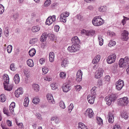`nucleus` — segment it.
I'll use <instances>...</instances> for the list:
<instances>
[{"label":"nucleus","mask_w":129,"mask_h":129,"mask_svg":"<svg viewBox=\"0 0 129 129\" xmlns=\"http://www.w3.org/2000/svg\"><path fill=\"white\" fill-rule=\"evenodd\" d=\"M38 41L37 38H35L31 39L30 40L29 43L30 44H33L36 43Z\"/></svg>","instance_id":"2f4dec72"},{"label":"nucleus","mask_w":129,"mask_h":129,"mask_svg":"<svg viewBox=\"0 0 129 129\" xmlns=\"http://www.w3.org/2000/svg\"><path fill=\"white\" fill-rule=\"evenodd\" d=\"M128 98L127 97H124L118 99V105L122 106L127 105L128 103Z\"/></svg>","instance_id":"7ed1b4c3"},{"label":"nucleus","mask_w":129,"mask_h":129,"mask_svg":"<svg viewBox=\"0 0 129 129\" xmlns=\"http://www.w3.org/2000/svg\"><path fill=\"white\" fill-rule=\"evenodd\" d=\"M40 101V99L37 97H35L33 98L32 101L33 103L36 104H38L39 102Z\"/></svg>","instance_id":"f704fd0d"},{"label":"nucleus","mask_w":129,"mask_h":129,"mask_svg":"<svg viewBox=\"0 0 129 129\" xmlns=\"http://www.w3.org/2000/svg\"><path fill=\"white\" fill-rule=\"evenodd\" d=\"M3 112L4 114L8 115L9 114V111L6 108H4L3 110Z\"/></svg>","instance_id":"13d9d810"},{"label":"nucleus","mask_w":129,"mask_h":129,"mask_svg":"<svg viewBox=\"0 0 129 129\" xmlns=\"http://www.w3.org/2000/svg\"><path fill=\"white\" fill-rule=\"evenodd\" d=\"M10 69L12 71H14L15 70L14 65L13 63L11 64L10 67Z\"/></svg>","instance_id":"680f3d73"},{"label":"nucleus","mask_w":129,"mask_h":129,"mask_svg":"<svg viewBox=\"0 0 129 129\" xmlns=\"http://www.w3.org/2000/svg\"><path fill=\"white\" fill-rule=\"evenodd\" d=\"M56 16L53 15L52 16H50L47 19L46 22V24L50 25L53 22L55 21L56 20Z\"/></svg>","instance_id":"423d86ee"},{"label":"nucleus","mask_w":129,"mask_h":129,"mask_svg":"<svg viewBox=\"0 0 129 129\" xmlns=\"http://www.w3.org/2000/svg\"><path fill=\"white\" fill-rule=\"evenodd\" d=\"M49 38L50 39L53 40L54 41L56 39V38L55 35L52 34H50L49 35Z\"/></svg>","instance_id":"8fccbe9b"},{"label":"nucleus","mask_w":129,"mask_h":129,"mask_svg":"<svg viewBox=\"0 0 129 129\" xmlns=\"http://www.w3.org/2000/svg\"><path fill=\"white\" fill-rule=\"evenodd\" d=\"M91 93L89 95H91V96L93 97V98L96 97V93L95 91H91Z\"/></svg>","instance_id":"bf43d9fd"},{"label":"nucleus","mask_w":129,"mask_h":129,"mask_svg":"<svg viewBox=\"0 0 129 129\" xmlns=\"http://www.w3.org/2000/svg\"><path fill=\"white\" fill-rule=\"evenodd\" d=\"M23 93V91L22 88L21 87L18 88L15 92V96L18 98L19 96L20 95H21Z\"/></svg>","instance_id":"dca6fc26"},{"label":"nucleus","mask_w":129,"mask_h":129,"mask_svg":"<svg viewBox=\"0 0 129 129\" xmlns=\"http://www.w3.org/2000/svg\"><path fill=\"white\" fill-rule=\"evenodd\" d=\"M85 116L89 118H92L94 115V113L92 110L91 109H88L85 112Z\"/></svg>","instance_id":"1a4fd4ad"},{"label":"nucleus","mask_w":129,"mask_h":129,"mask_svg":"<svg viewBox=\"0 0 129 129\" xmlns=\"http://www.w3.org/2000/svg\"><path fill=\"white\" fill-rule=\"evenodd\" d=\"M59 28V27L58 25H56L55 26L54 29L55 31L56 32L58 31Z\"/></svg>","instance_id":"338daca9"},{"label":"nucleus","mask_w":129,"mask_h":129,"mask_svg":"<svg viewBox=\"0 0 129 129\" xmlns=\"http://www.w3.org/2000/svg\"><path fill=\"white\" fill-rule=\"evenodd\" d=\"M48 100L49 103L53 104H55V102L52 95L50 93H48L46 96Z\"/></svg>","instance_id":"4468645a"},{"label":"nucleus","mask_w":129,"mask_h":129,"mask_svg":"<svg viewBox=\"0 0 129 129\" xmlns=\"http://www.w3.org/2000/svg\"><path fill=\"white\" fill-rule=\"evenodd\" d=\"M19 17V15L18 13L14 14L12 16V18L14 20H16Z\"/></svg>","instance_id":"37998d69"},{"label":"nucleus","mask_w":129,"mask_h":129,"mask_svg":"<svg viewBox=\"0 0 129 129\" xmlns=\"http://www.w3.org/2000/svg\"><path fill=\"white\" fill-rule=\"evenodd\" d=\"M119 65L120 67L124 68L126 66V64L123 60V58H121L119 62Z\"/></svg>","instance_id":"aec40b11"},{"label":"nucleus","mask_w":129,"mask_h":129,"mask_svg":"<svg viewBox=\"0 0 129 129\" xmlns=\"http://www.w3.org/2000/svg\"><path fill=\"white\" fill-rule=\"evenodd\" d=\"M95 98H93L91 95H88L87 97V99L88 102L91 104L94 103Z\"/></svg>","instance_id":"6ab92c4d"},{"label":"nucleus","mask_w":129,"mask_h":129,"mask_svg":"<svg viewBox=\"0 0 129 129\" xmlns=\"http://www.w3.org/2000/svg\"><path fill=\"white\" fill-rule=\"evenodd\" d=\"M116 44L115 41H110L108 44V46L109 47H111L112 46H114Z\"/></svg>","instance_id":"79ce46f5"},{"label":"nucleus","mask_w":129,"mask_h":129,"mask_svg":"<svg viewBox=\"0 0 129 129\" xmlns=\"http://www.w3.org/2000/svg\"><path fill=\"white\" fill-rule=\"evenodd\" d=\"M23 72L25 75H27L29 72L28 69L26 68L24 69Z\"/></svg>","instance_id":"e2e57ef3"},{"label":"nucleus","mask_w":129,"mask_h":129,"mask_svg":"<svg viewBox=\"0 0 129 129\" xmlns=\"http://www.w3.org/2000/svg\"><path fill=\"white\" fill-rule=\"evenodd\" d=\"M69 15V13L67 12H65L61 13V17H68Z\"/></svg>","instance_id":"58836bf2"},{"label":"nucleus","mask_w":129,"mask_h":129,"mask_svg":"<svg viewBox=\"0 0 129 129\" xmlns=\"http://www.w3.org/2000/svg\"><path fill=\"white\" fill-rule=\"evenodd\" d=\"M116 55L115 54L109 56L107 59V62L108 64H111L114 63L115 61Z\"/></svg>","instance_id":"0eeeda50"},{"label":"nucleus","mask_w":129,"mask_h":129,"mask_svg":"<svg viewBox=\"0 0 129 129\" xmlns=\"http://www.w3.org/2000/svg\"><path fill=\"white\" fill-rule=\"evenodd\" d=\"M81 33L82 35H85L87 36H93L95 33V31L92 30H91L89 31L86 30L85 29H83L81 30Z\"/></svg>","instance_id":"39448f33"},{"label":"nucleus","mask_w":129,"mask_h":129,"mask_svg":"<svg viewBox=\"0 0 129 129\" xmlns=\"http://www.w3.org/2000/svg\"><path fill=\"white\" fill-rule=\"evenodd\" d=\"M36 53V50L34 48H32L29 51L28 53L30 56H33Z\"/></svg>","instance_id":"bb28decb"},{"label":"nucleus","mask_w":129,"mask_h":129,"mask_svg":"<svg viewBox=\"0 0 129 129\" xmlns=\"http://www.w3.org/2000/svg\"><path fill=\"white\" fill-rule=\"evenodd\" d=\"M51 3L50 0H47L45 2L44 4V6L45 7H48L49 6Z\"/></svg>","instance_id":"a19ab883"},{"label":"nucleus","mask_w":129,"mask_h":129,"mask_svg":"<svg viewBox=\"0 0 129 129\" xmlns=\"http://www.w3.org/2000/svg\"><path fill=\"white\" fill-rule=\"evenodd\" d=\"M71 41L73 45H76V46H78V44L80 42V41L77 37L75 36L72 38Z\"/></svg>","instance_id":"9b49d317"},{"label":"nucleus","mask_w":129,"mask_h":129,"mask_svg":"<svg viewBox=\"0 0 129 129\" xmlns=\"http://www.w3.org/2000/svg\"><path fill=\"white\" fill-rule=\"evenodd\" d=\"M4 7L2 5L0 4V14H2L4 11Z\"/></svg>","instance_id":"de8ad7c7"},{"label":"nucleus","mask_w":129,"mask_h":129,"mask_svg":"<svg viewBox=\"0 0 129 129\" xmlns=\"http://www.w3.org/2000/svg\"><path fill=\"white\" fill-rule=\"evenodd\" d=\"M40 28L38 26H33L31 29L33 33L37 32L39 30Z\"/></svg>","instance_id":"c756f323"},{"label":"nucleus","mask_w":129,"mask_h":129,"mask_svg":"<svg viewBox=\"0 0 129 129\" xmlns=\"http://www.w3.org/2000/svg\"><path fill=\"white\" fill-rule=\"evenodd\" d=\"M98 10L100 12H105L107 10V7L106 6H101L99 8Z\"/></svg>","instance_id":"7c9ffc66"},{"label":"nucleus","mask_w":129,"mask_h":129,"mask_svg":"<svg viewBox=\"0 0 129 129\" xmlns=\"http://www.w3.org/2000/svg\"><path fill=\"white\" fill-rule=\"evenodd\" d=\"M15 107H12L9 106V109L11 113L12 114H14V109Z\"/></svg>","instance_id":"052dcab7"},{"label":"nucleus","mask_w":129,"mask_h":129,"mask_svg":"<svg viewBox=\"0 0 129 129\" xmlns=\"http://www.w3.org/2000/svg\"><path fill=\"white\" fill-rule=\"evenodd\" d=\"M59 106L61 108L64 109L66 108L64 103L62 101H60L59 103Z\"/></svg>","instance_id":"c9c22d12"},{"label":"nucleus","mask_w":129,"mask_h":129,"mask_svg":"<svg viewBox=\"0 0 129 129\" xmlns=\"http://www.w3.org/2000/svg\"><path fill=\"white\" fill-rule=\"evenodd\" d=\"M33 88L35 91L38 92L39 90V86L38 84H33Z\"/></svg>","instance_id":"cd10ccee"},{"label":"nucleus","mask_w":129,"mask_h":129,"mask_svg":"<svg viewBox=\"0 0 129 129\" xmlns=\"http://www.w3.org/2000/svg\"><path fill=\"white\" fill-rule=\"evenodd\" d=\"M82 73L80 70H78L76 74V76L79 77H82Z\"/></svg>","instance_id":"c03bdc74"},{"label":"nucleus","mask_w":129,"mask_h":129,"mask_svg":"<svg viewBox=\"0 0 129 129\" xmlns=\"http://www.w3.org/2000/svg\"><path fill=\"white\" fill-rule=\"evenodd\" d=\"M104 22V20L101 18L100 16L94 17L92 21L93 24L96 26L101 25H102Z\"/></svg>","instance_id":"f257e3e1"},{"label":"nucleus","mask_w":129,"mask_h":129,"mask_svg":"<svg viewBox=\"0 0 129 129\" xmlns=\"http://www.w3.org/2000/svg\"><path fill=\"white\" fill-rule=\"evenodd\" d=\"M87 9L89 10L92 11L94 9V7L93 6L90 5L88 6Z\"/></svg>","instance_id":"0e129e2a"},{"label":"nucleus","mask_w":129,"mask_h":129,"mask_svg":"<svg viewBox=\"0 0 129 129\" xmlns=\"http://www.w3.org/2000/svg\"><path fill=\"white\" fill-rule=\"evenodd\" d=\"M42 71L43 73H44V74H47L48 71V69L44 67L42 69Z\"/></svg>","instance_id":"864d4df0"},{"label":"nucleus","mask_w":129,"mask_h":129,"mask_svg":"<svg viewBox=\"0 0 129 129\" xmlns=\"http://www.w3.org/2000/svg\"><path fill=\"white\" fill-rule=\"evenodd\" d=\"M128 32L126 30L123 31L122 34V39L123 41H126L128 39Z\"/></svg>","instance_id":"ddd939ff"},{"label":"nucleus","mask_w":129,"mask_h":129,"mask_svg":"<svg viewBox=\"0 0 129 129\" xmlns=\"http://www.w3.org/2000/svg\"><path fill=\"white\" fill-rule=\"evenodd\" d=\"M12 48V46L11 45H9L8 46L7 50L8 53H10L11 52Z\"/></svg>","instance_id":"49530a36"},{"label":"nucleus","mask_w":129,"mask_h":129,"mask_svg":"<svg viewBox=\"0 0 129 129\" xmlns=\"http://www.w3.org/2000/svg\"><path fill=\"white\" fill-rule=\"evenodd\" d=\"M60 20L61 22H62L64 23H65L66 21V17L64 16H62V17L61 18L60 15Z\"/></svg>","instance_id":"603ef678"},{"label":"nucleus","mask_w":129,"mask_h":129,"mask_svg":"<svg viewBox=\"0 0 129 129\" xmlns=\"http://www.w3.org/2000/svg\"><path fill=\"white\" fill-rule=\"evenodd\" d=\"M101 56L99 55H96L94 57L92 61L93 64H95L99 62L101 59Z\"/></svg>","instance_id":"a211bd4d"},{"label":"nucleus","mask_w":129,"mask_h":129,"mask_svg":"<svg viewBox=\"0 0 129 129\" xmlns=\"http://www.w3.org/2000/svg\"><path fill=\"white\" fill-rule=\"evenodd\" d=\"M116 88L118 90H120L124 86V82L122 80L119 79L115 83Z\"/></svg>","instance_id":"20e7f679"},{"label":"nucleus","mask_w":129,"mask_h":129,"mask_svg":"<svg viewBox=\"0 0 129 129\" xmlns=\"http://www.w3.org/2000/svg\"><path fill=\"white\" fill-rule=\"evenodd\" d=\"M108 122L110 123H112L114 121V115L113 112H110L108 113Z\"/></svg>","instance_id":"f8f14e48"},{"label":"nucleus","mask_w":129,"mask_h":129,"mask_svg":"<svg viewBox=\"0 0 129 129\" xmlns=\"http://www.w3.org/2000/svg\"><path fill=\"white\" fill-rule=\"evenodd\" d=\"M54 53L53 52H50L49 54V58L50 62H52L54 60Z\"/></svg>","instance_id":"4be33fe9"},{"label":"nucleus","mask_w":129,"mask_h":129,"mask_svg":"<svg viewBox=\"0 0 129 129\" xmlns=\"http://www.w3.org/2000/svg\"><path fill=\"white\" fill-rule=\"evenodd\" d=\"M123 19L122 20L121 22L123 25H124L126 23V21L127 20H129V18L123 16Z\"/></svg>","instance_id":"4c0bfd02"},{"label":"nucleus","mask_w":129,"mask_h":129,"mask_svg":"<svg viewBox=\"0 0 129 129\" xmlns=\"http://www.w3.org/2000/svg\"><path fill=\"white\" fill-rule=\"evenodd\" d=\"M27 63L29 67H33L34 65L33 60L31 59H29L27 61Z\"/></svg>","instance_id":"393cba45"},{"label":"nucleus","mask_w":129,"mask_h":129,"mask_svg":"<svg viewBox=\"0 0 129 129\" xmlns=\"http://www.w3.org/2000/svg\"><path fill=\"white\" fill-rule=\"evenodd\" d=\"M117 98L116 95L113 94L106 96L105 98V100L107 102V104L108 105H110L112 102H114Z\"/></svg>","instance_id":"f03ea898"},{"label":"nucleus","mask_w":129,"mask_h":129,"mask_svg":"<svg viewBox=\"0 0 129 129\" xmlns=\"http://www.w3.org/2000/svg\"><path fill=\"white\" fill-rule=\"evenodd\" d=\"M4 78V82L3 83L4 85L8 84L9 81V78L8 75L6 74L4 75L3 76Z\"/></svg>","instance_id":"2eb2a0df"},{"label":"nucleus","mask_w":129,"mask_h":129,"mask_svg":"<svg viewBox=\"0 0 129 129\" xmlns=\"http://www.w3.org/2000/svg\"><path fill=\"white\" fill-rule=\"evenodd\" d=\"M78 128H80L81 129H88L87 127L84 124L81 122L78 123Z\"/></svg>","instance_id":"a878e982"},{"label":"nucleus","mask_w":129,"mask_h":129,"mask_svg":"<svg viewBox=\"0 0 129 129\" xmlns=\"http://www.w3.org/2000/svg\"><path fill=\"white\" fill-rule=\"evenodd\" d=\"M14 80L16 84H18L19 83L20 78L18 74H17L15 76Z\"/></svg>","instance_id":"c85d7f7f"},{"label":"nucleus","mask_w":129,"mask_h":129,"mask_svg":"<svg viewBox=\"0 0 129 129\" xmlns=\"http://www.w3.org/2000/svg\"><path fill=\"white\" fill-rule=\"evenodd\" d=\"M35 116L38 119L40 120L42 119L41 115L39 113H36L35 114Z\"/></svg>","instance_id":"6e6d98bb"},{"label":"nucleus","mask_w":129,"mask_h":129,"mask_svg":"<svg viewBox=\"0 0 129 129\" xmlns=\"http://www.w3.org/2000/svg\"><path fill=\"white\" fill-rule=\"evenodd\" d=\"M123 60L126 64H127L129 62V59L128 57H125L124 59L123 58Z\"/></svg>","instance_id":"4d7b16f0"},{"label":"nucleus","mask_w":129,"mask_h":129,"mask_svg":"<svg viewBox=\"0 0 129 129\" xmlns=\"http://www.w3.org/2000/svg\"><path fill=\"white\" fill-rule=\"evenodd\" d=\"M103 72L104 70L102 68H99L98 70L95 73V78L96 79L100 78L102 76Z\"/></svg>","instance_id":"6e6552de"},{"label":"nucleus","mask_w":129,"mask_h":129,"mask_svg":"<svg viewBox=\"0 0 129 129\" xmlns=\"http://www.w3.org/2000/svg\"><path fill=\"white\" fill-rule=\"evenodd\" d=\"M60 77L62 78H65L66 76V74L64 72H62L60 73L59 74Z\"/></svg>","instance_id":"3c124183"},{"label":"nucleus","mask_w":129,"mask_h":129,"mask_svg":"<svg viewBox=\"0 0 129 129\" xmlns=\"http://www.w3.org/2000/svg\"><path fill=\"white\" fill-rule=\"evenodd\" d=\"M63 92H67L71 89V87L68 84H64L62 87Z\"/></svg>","instance_id":"f3484780"},{"label":"nucleus","mask_w":129,"mask_h":129,"mask_svg":"<svg viewBox=\"0 0 129 129\" xmlns=\"http://www.w3.org/2000/svg\"><path fill=\"white\" fill-rule=\"evenodd\" d=\"M29 102V100L28 97L25 98L24 100V106L25 107H27L28 104Z\"/></svg>","instance_id":"473e14b6"},{"label":"nucleus","mask_w":129,"mask_h":129,"mask_svg":"<svg viewBox=\"0 0 129 129\" xmlns=\"http://www.w3.org/2000/svg\"><path fill=\"white\" fill-rule=\"evenodd\" d=\"M75 88L77 91H79L81 88L82 87L80 85H77L75 86Z\"/></svg>","instance_id":"69168bd1"},{"label":"nucleus","mask_w":129,"mask_h":129,"mask_svg":"<svg viewBox=\"0 0 129 129\" xmlns=\"http://www.w3.org/2000/svg\"><path fill=\"white\" fill-rule=\"evenodd\" d=\"M78 47L76 46V45H72L71 46H69L67 49L68 51L70 52H75L78 49Z\"/></svg>","instance_id":"9d476101"},{"label":"nucleus","mask_w":129,"mask_h":129,"mask_svg":"<svg viewBox=\"0 0 129 129\" xmlns=\"http://www.w3.org/2000/svg\"><path fill=\"white\" fill-rule=\"evenodd\" d=\"M97 120L98 121L97 122L99 124H100V125H102L103 124V121L102 119L100 117H97Z\"/></svg>","instance_id":"a18cd8bd"},{"label":"nucleus","mask_w":129,"mask_h":129,"mask_svg":"<svg viewBox=\"0 0 129 129\" xmlns=\"http://www.w3.org/2000/svg\"><path fill=\"white\" fill-rule=\"evenodd\" d=\"M6 100L5 95L4 94H2L0 95V101L2 102H4Z\"/></svg>","instance_id":"e433bc0d"},{"label":"nucleus","mask_w":129,"mask_h":129,"mask_svg":"<svg viewBox=\"0 0 129 129\" xmlns=\"http://www.w3.org/2000/svg\"><path fill=\"white\" fill-rule=\"evenodd\" d=\"M73 104L71 103L69 106L68 109V111L69 113H70L73 108Z\"/></svg>","instance_id":"09e8293b"},{"label":"nucleus","mask_w":129,"mask_h":129,"mask_svg":"<svg viewBox=\"0 0 129 129\" xmlns=\"http://www.w3.org/2000/svg\"><path fill=\"white\" fill-rule=\"evenodd\" d=\"M9 33L8 28L7 27L4 30V35L6 37H7L9 36Z\"/></svg>","instance_id":"ea45409f"},{"label":"nucleus","mask_w":129,"mask_h":129,"mask_svg":"<svg viewBox=\"0 0 129 129\" xmlns=\"http://www.w3.org/2000/svg\"><path fill=\"white\" fill-rule=\"evenodd\" d=\"M47 38V36L46 33H44L43 34L41 37L40 41L42 42H43L45 41Z\"/></svg>","instance_id":"5701e85b"},{"label":"nucleus","mask_w":129,"mask_h":129,"mask_svg":"<svg viewBox=\"0 0 129 129\" xmlns=\"http://www.w3.org/2000/svg\"><path fill=\"white\" fill-rule=\"evenodd\" d=\"M98 38L99 42L100 45L101 46L103 44V40L102 38V37L100 35H98Z\"/></svg>","instance_id":"72a5a7b5"},{"label":"nucleus","mask_w":129,"mask_h":129,"mask_svg":"<svg viewBox=\"0 0 129 129\" xmlns=\"http://www.w3.org/2000/svg\"><path fill=\"white\" fill-rule=\"evenodd\" d=\"M69 63L68 61L67 58L64 59L61 62V65L62 67H66Z\"/></svg>","instance_id":"b1692460"},{"label":"nucleus","mask_w":129,"mask_h":129,"mask_svg":"<svg viewBox=\"0 0 129 129\" xmlns=\"http://www.w3.org/2000/svg\"><path fill=\"white\" fill-rule=\"evenodd\" d=\"M8 85L7 84L4 85V88L5 90L10 91L12 90L13 85L12 84H10L9 85Z\"/></svg>","instance_id":"412c9836"},{"label":"nucleus","mask_w":129,"mask_h":129,"mask_svg":"<svg viewBox=\"0 0 129 129\" xmlns=\"http://www.w3.org/2000/svg\"><path fill=\"white\" fill-rule=\"evenodd\" d=\"M121 116L122 118H123L125 119H126L128 118L127 115L125 113L122 114Z\"/></svg>","instance_id":"5fc2aeb1"},{"label":"nucleus","mask_w":129,"mask_h":129,"mask_svg":"<svg viewBox=\"0 0 129 129\" xmlns=\"http://www.w3.org/2000/svg\"><path fill=\"white\" fill-rule=\"evenodd\" d=\"M112 129H121L120 126L119 125H115Z\"/></svg>","instance_id":"774afa93"}]
</instances>
